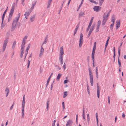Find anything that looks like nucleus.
Returning a JSON list of instances; mask_svg holds the SVG:
<instances>
[{
    "mask_svg": "<svg viewBox=\"0 0 126 126\" xmlns=\"http://www.w3.org/2000/svg\"><path fill=\"white\" fill-rule=\"evenodd\" d=\"M65 0H63L62 2V7L63 6V4L64 2L65 1Z\"/></svg>",
    "mask_w": 126,
    "mask_h": 126,
    "instance_id": "obj_60",
    "label": "nucleus"
},
{
    "mask_svg": "<svg viewBox=\"0 0 126 126\" xmlns=\"http://www.w3.org/2000/svg\"><path fill=\"white\" fill-rule=\"evenodd\" d=\"M87 122L88 123H89V122L90 121V118L89 116V114H87Z\"/></svg>",
    "mask_w": 126,
    "mask_h": 126,
    "instance_id": "obj_31",
    "label": "nucleus"
},
{
    "mask_svg": "<svg viewBox=\"0 0 126 126\" xmlns=\"http://www.w3.org/2000/svg\"><path fill=\"white\" fill-rule=\"evenodd\" d=\"M30 61H31L30 60H28V65H30Z\"/></svg>",
    "mask_w": 126,
    "mask_h": 126,
    "instance_id": "obj_58",
    "label": "nucleus"
},
{
    "mask_svg": "<svg viewBox=\"0 0 126 126\" xmlns=\"http://www.w3.org/2000/svg\"><path fill=\"white\" fill-rule=\"evenodd\" d=\"M123 42H121V44H120V46H119V47L118 48H120V47H121V46H122V44H123ZM119 49H120V48H119Z\"/></svg>",
    "mask_w": 126,
    "mask_h": 126,
    "instance_id": "obj_62",
    "label": "nucleus"
},
{
    "mask_svg": "<svg viewBox=\"0 0 126 126\" xmlns=\"http://www.w3.org/2000/svg\"><path fill=\"white\" fill-rule=\"evenodd\" d=\"M125 115L124 114V113H123L122 115V117L124 118H125Z\"/></svg>",
    "mask_w": 126,
    "mask_h": 126,
    "instance_id": "obj_56",
    "label": "nucleus"
},
{
    "mask_svg": "<svg viewBox=\"0 0 126 126\" xmlns=\"http://www.w3.org/2000/svg\"><path fill=\"white\" fill-rule=\"evenodd\" d=\"M89 72L90 81L91 84V85L92 86L93 85V75L92 74V72L91 69L90 68H89L88 69Z\"/></svg>",
    "mask_w": 126,
    "mask_h": 126,
    "instance_id": "obj_1",
    "label": "nucleus"
},
{
    "mask_svg": "<svg viewBox=\"0 0 126 126\" xmlns=\"http://www.w3.org/2000/svg\"><path fill=\"white\" fill-rule=\"evenodd\" d=\"M52 0H48L47 6V8H50V6L51 4Z\"/></svg>",
    "mask_w": 126,
    "mask_h": 126,
    "instance_id": "obj_18",
    "label": "nucleus"
},
{
    "mask_svg": "<svg viewBox=\"0 0 126 126\" xmlns=\"http://www.w3.org/2000/svg\"><path fill=\"white\" fill-rule=\"evenodd\" d=\"M24 48L21 47V49L20 50L21 54L20 55V57L21 58L22 57L23 54L24 53L23 51L24 50Z\"/></svg>",
    "mask_w": 126,
    "mask_h": 126,
    "instance_id": "obj_17",
    "label": "nucleus"
},
{
    "mask_svg": "<svg viewBox=\"0 0 126 126\" xmlns=\"http://www.w3.org/2000/svg\"><path fill=\"white\" fill-rule=\"evenodd\" d=\"M49 100H48L47 103V111H48V109L49 108Z\"/></svg>",
    "mask_w": 126,
    "mask_h": 126,
    "instance_id": "obj_33",
    "label": "nucleus"
},
{
    "mask_svg": "<svg viewBox=\"0 0 126 126\" xmlns=\"http://www.w3.org/2000/svg\"><path fill=\"white\" fill-rule=\"evenodd\" d=\"M8 38H6L4 41L2 47L3 52H4L5 49L8 43Z\"/></svg>",
    "mask_w": 126,
    "mask_h": 126,
    "instance_id": "obj_4",
    "label": "nucleus"
},
{
    "mask_svg": "<svg viewBox=\"0 0 126 126\" xmlns=\"http://www.w3.org/2000/svg\"><path fill=\"white\" fill-rule=\"evenodd\" d=\"M93 18H94V17H93L91 18V19L90 22L92 23Z\"/></svg>",
    "mask_w": 126,
    "mask_h": 126,
    "instance_id": "obj_55",
    "label": "nucleus"
},
{
    "mask_svg": "<svg viewBox=\"0 0 126 126\" xmlns=\"http://www.w3.org/2000/svg\"><path fill=\"white\" fill-rule=\"evenodd\" d=\"M116 30L120 26V20H117L116 21Z\"/></svg>",
    "mask_w": 126,
    "mask_h": 126,
    "instance_id": "obj_14",
    "label": "nucleus"
},
{
    "mask_svg": "<svg viewBox=\"0 0 126 126\" xmlns=\"http://www.w3.org/2000/svg\"><path fill=\"white\" fill-rule=\"evenodd\" d=\"M7 10V9H6L5 11L4 12L3 14L2 15V19H4L5 16V14H6V12Z\"/></svg>",
    "mask_w": 126,
    "mask_h": 126,
    "instance_id": "obj_29",
    "label": "nucleus"
},
{
    "mask_svg": "<svg viewBox=\"0 0 126 126\" xmlns=\"http://www.w3.org/2000/svg\"><path fill=\"white\" fill-rule=\"evenodd\" d=\"M82 117L83 119H85V116L84 112V108H83V110Z\"/></svg>",
    "mask_w": 126,
    "mask_h": 126,
    "instance_id": "obj_27",
    "label": "nucleus"
},
{
    "mask_svg": "<svg viewBox=\"0 0 126 126\" xmlns=\"http://www.w3.org/2000/svg\"><path fill=\"white\" fill-rule=\"evenodd\" d=\"M36 1H34V2L32 4V6L31 7V9L32 10V9L34 8V6L35 5H36Z\"/></svg>",
    "mask_w": 126,
    "mask_h": 126,
    "instance_id": "obj_25",
    "label": "nucleus"
},
{
    "mask_svg": "<svg viewBox=\"0 0 126 126\" xmlns=\"http://www.w3.org/2000/svg\"><path fill=\"white\" fill-rule=\"evenodd\" d=\"M101 7L98 6H95L93 8L94 11L96 12H98L101 8Z\"/></svg>",
    "mask_w": 126,
    "mask_h": 126,
    "instance_id": "obj_13",
    "label": "nucleus"
},
{
    "mask_svg": "<svg viewBox=\"0 0 126 126\" xmlns=\"http://www.w3.org/2000/svg\"><path fill=\"white\" fill-rule=\"evenodd\" d=\"M111 19H115V16L114 14H113L112 15Z\"/></svg>",
    "mask_w": 126,
    "mask_h": 126,
    "instance_id": "obj_47",
    "label": "nucleus"
},
{
    "mask_svg": "<svg viewBox=\"0 0 126 126\" xmlns=\"http://www.w3.org/2000/svg\"><path fill=\"white\" fill-rule=\"evenodd\" d=\"M118 53L119 55V56L118 58V63L119 66V67H120L121 66V63L119 60V57L120 56V49H119V50H118Z\"/></svg>",
    "mask_w": 126,
    "mask_h": 126,
    "instance_id": "obj_9",
    "label": "nucleus"
},
{
    "mask_svg": "<svg viewBox=\"0 0 126 126\" xmlns=\"http://www.w3.org/2000/svg\"><path fill=\"white\" fill-rule=\"evenodd\" d=\"M99 26H97L96 29L95 30V32H97L99 30Z\"/></svg>",
    "mask_w": 126,
    "mask_h": 126,
    "instance_id": "obj_44",
    "label": "nucleus"
},
{
    "mask_svg": "<svg viewBox=\"0 0 126 126\" xmlns=\"http://www.w3.org/2000/svg\"><path fill=\"white\" fill-rule=\"evenodd\" d=\"M4 19H2V22L1 23V29H2L5 26V23H3V21Z\"/></svg>",
    "mask_w": 126,
    "mask_h": 126,
    "instance_id": "obj_20",
    "label": "nucleus"
},
{
    "mask_svg": "<svg viewBox=\"0 0 126 126\" xmlns=\"http://www.w3.org/2000/svg\"><path fill=\"white\" fill-rule=\"evenodd\" d=\"M20 16V13H19L18 14V16H17L15 18H17V19L19 20V18Z\"/></svg>",
    "mask_w": 126,
    "mask_h": 126,
    "instance_id": "obj_45",
    "label": "nucleus"
},
{
    "mask_svg": "<svg viewBox=\"0 0 126 126\" xmlns=\"http://www.w3.org/2000/svg\"><path fill=\"white\" fill-rule=\"evenodd\" d=\"M68 81V80L67 79L65 80L64 81V83L66 84L67 83Z\"/></svg>",
    "mask_w": 126,
    "mask_h": 126,
    "instance_id": "obj_49",
    "label": "nucleus"
},
{
    "mask_svg": "<svg viewBox=\"0 0 126 126\" xmlns=\"http://www.w3.org/2000/svg\"><path fill=\"white\" fill-rule=\"evenodd\" d=\"M32 55V53H31V54H30V55L29 56L28 58V60H31V58Z\"/></svg>",
    "mask_w": 126,
    "mask_h": 126,
    "instance_id": "obj_52",
    "label": "nucleus"
},
{
    "mask_svg": "<svg viewBox=\"0 0 126 126\" xmlns=\"http://www.w3.org/2000/svg\"><path fill=\"white\" fill-rule=\"evenodd\" d=\"M35 17V15H33L30 18V20L32 22H33L34 20V19Z\"/></svg>",
    "mask_w": 126,
    "mask_h": 126,
    "instance_id": "obj_21",
    "label": "nucleus"
},
{
    "mask_svg": "<svg viewBox=\"0 0 126 126\" xmlns=\"http://www.w3.org/2000/svg\"><path fill=\"white\" fill-rule=\"evenodd\" d=\"M97 96L98 98H99L100 93V90L99 89V86L97 83Z\"/></svg>",
    "mask_w": 126,
    "mask_h": 126,
    "instance_id": "obj_11",
    "label": "nucleus"
},
{
    "mask_svg": "<svg viewBox=\"0 0 126 126\" xmlns=\"http://www.w3.org/2000/svg\"><path fill=\"white\" fill-rule=\"evenodd\" d=\"M94 55H92V58L93 61V65L94 67Z\"/></svg>",
    "mask_w": 126,
    "mask_h": 126,
    "instance_id": "obj_23",
    "label": "nucleus"
},
{
    "mask_svg": "<svg viewBox=\"0 0 126 126\" xmlns=\"http://www.w3.org/2000/svg\"><path fill=\"white\" fill-rule=\"evenodd\" d=\"M30 14V13L28 12H26L25 14L24 15H26L27 16H29Z\"/></svg>",
    "mask_w": 126,
    "mask_h": 126,
    "instance_id": "obj_42",
    "label": "nucleus"
},
{
    "mask_svg": "<svg viewBox=\"0 0 126 126\" xmlns=\"http://www.w3.org/2000/svg\"><path fill=\"white\" fill-rule=\"evenodd\" d=\"M52 74H53V73H52L49 76V77L48 78V79H47V83L46 85V87H47V85H48L49 82L50 80V79L51 78V77L52 75Z\"/></svg>",
    "mask_w": 126,
    "mask_h": 126,
    "instance_id": "obj_16",
    "label": "nucleus"
},
{
    "mask_svg": "<svg viewBox=\"0 0 126 126\" xmlns=\"http://www.w3.org/2000/svg\"><path fill=\"white\" fill-rule=\"evenodd\" d=\"M22 115L23 117L24 116V109H22Z\"/></svg>",
    "mask_w": 126,
    "mask_h": 126,
    "instance_id": "obj_39",
    "label": "nucleus"
},
{
    "mask_svg": "<svg viewBox=\"0 0 126 126\" xmlns=\"http://www.w3.org/2000/svg\"><path fill=\"white\" fill-rule=\"evenodd\" d=\"M8 91L9 92V89L8 87H7L5 90V91L7 93V92H8Z\"/></svg>",
    "mask_w": 126,
    "mask_h": 126,
    "instance_id": "obj_50",
    "label": "nucleus"
},
{
    "mask_svg": "<svg viewBox=\"0 0 126 126\" xmlns=\"http://www.w3.org/2000/svg\"><path fill=\"white\" fill-rule=\"evenodd\" d=\"M63 67L65 69L66 68V65L65 63H64L63 65Z\"/></svg>",
    "mask_w": 126,
    "mask_h": 126,
    "instance_id": "obj_48",
    "label": "nucleus"
},
{
    "mask_svg": "<svg viewBox=\"0 0 126 126\" xmlns=\"http://www.w3.org/2000/svg\"><path fill=\"white\" fill-rule=\"evenodd\" d=\"M114 54H115V47H114L113 48Z\"/></svg>",
    "mask_w": 126,
    "mask_h": 126,
    "instance_id": "obj_53",
    "label": "nucleus"
},
{
    "mask_svg": "<svg viewBox=\"0 0 126 126\" xmlns=\"http://www.w3.org/2000/svg\"><path fill=\"white\" fill-rule=\"evenodd\" d=\"M64 96H63V97L64 98L66 96H67V92L65 91L64 92Z\"/></svg>",
    "mask_w": 126,
    "mask_h": 126,
    "instance_id": "obj_38",
    "label": "nucleus"
},
{
    "mask_svg": "<svg viewBox=\"0 0 126 126\" xmlns=\"http://www.w3.org/2000/svg\"><path fill=\"white\" fill-rule=\"evenodd\" d=\"M101 23V21L100 20H99L97 24V26H100Z\"/></svg>",
    "mask_w": 126,
    "mask_h": 126,
    "instance_id": "obj_41",
    "label": "nucleus"
},
{
    "mask_svg": "<svg viewBox=\"0 0 126 126\" xmlns=\"http://www.w3.org/2000/svg\"><path fill=\"white\" fill-rule=\"evenodd\" d=\"M18 20V19L16 18L13 19L12 25V31H13L15 28L16 25Z\"/></svg>",
    "mask_w": 126,
    "mask_h": 126,
    "instance_id": "obj_3",
    "label": "nucleus"
},
{
    "mask_svg": "<svg viewBox=\"0 0 126 126\" xmlns=\"http://www.w3.org/2000/svg\"><path fill=\"white\" fill-rule=\"evenodd\" d=\"M80 22H79V23L77 25V26H76V28L75 29H76V30H78V28H79V24H80Z\"/></svg>",
    "mask_w": 126,
    "mask_h": 126,
    "instance_id": "obj_43",
    "label": "nucleus"
},
{
    "mask_svg": "<svg viewBox=\"0 0 126 126\" xmlns=\"http://www.w3.org/2000/svg\"><path fill=\"white\" fill-rule=\"evenodd\" d=\"M105 13L104 14L103 17V20L102 22V24L103 26L104 25L108 19V18L105 16Z\"/></svg>",
    "mask_w": 126,
    "mask_h": 126,
    "instance_id": "obj_6",
    "label": "nucleus"
},
{
    "mask_svg": "<svg viewBox=\"0 0 126 126\" xmlns=\"http://www.w3.org/2000/svg\"><path fill=\"white\" fill-rule=\"evenodd\" d=\"M28 36H25L23 38L22 40V44L21 46V47L22 48H25V42L26 40L27 39Z\"/></svg>",
    "mask_w": 126,
    "mask_h": 126,
    "instance_id": "obj_5",
    "label": "nucleus"
},
{
    "mask_svg": "<svg viewBox=\"0 0 126 126\" xmlns=\"http://www.w3.org/2000/svg\"><path fill=\"white\" fill-rule=\"evenodd\" d=\"M111 11V10H110L109 11V12H108V13L107 14V15H106L105 14V16L106 17L108 18V17L109 16L110 14V13Z\"/></svg>",
    "mask_w": 126,
    "mask_h": 126,
    "instance_id": "obj_37",
    "label": "nucleus"
},
{
    "mask_svg": "<svg viewBox=\"0 0 126 126\" xmlns=\"http://www.w3.org/2000/svg\"><path fill=\"white\" fill-rule=\"evenodd\" d=\"M94 25H93L91 27V29H90V31L89 32V33H88V37L90 35H91V34L92 31H93V30L94 29Z\"/></svg>",
    "mask_w": 126,
    "mask_h": 126,
    "instance_id": "obj_10",
    "label": "nucleus"
},
{
    "mask_svg": "<svg viewBox=\"0 0 126 126\" xmlns=\"http://www.w3.org/2000/svg\"><path fill=\"white\" fill-rule=\"evenodd\" d=\"M63 47H61L60 49V55L59 57H63V55L64 54Z\"/></svg>",
    "mask_w": 126,
    "mask_h": 126,
    "instance_id": "obj_8",
    "label": "nucleus"
},
{
    "mask_svg": "<svg viewBox=\"0 0 126 126\" xmlns=\"http://www.w3.org/2000/svg\"><path fill=\"white\" fill-rule=\"evenodd\" d=\"M31 46V44H28V47H27L26 50H25V52H28V50H29Z\"/></svg>",
    "mask_w": 126,
    "mask_h": 126,
    "instance_id": "obj_30",
    "label": "nucleus"
},
{
    "mask_svg": "<svg viewBox=\"0 0 126 126\" xmlns=\"http://www.w3.org/2000/svg\"><path fill=\"white\" fill-rule=\"evenodd\" d=\"M14 6H12L9 13V16L8 18V22H10L12 18L14 12Z\"/></svg>",
    "mask_w": 126,
    "mask_h": 126,
    "instance_id": "obj_2",
    "label": "nucleus"
},
{
    "mask_svg": "<svg viewBox=\"0 0 126 126\" xmlns=\"http://www.w3.org/2000/svg\"><path fill=\"white\" fill-rule=\"evenodd\" d=\"M13 105H14V104H13L12 105V106L10 108V110H12V109H13Z\"/></svg>",
    "mask_w": 126,
    "mask_h": 126,
    "instance_id": "obj_63",
    "label": "nucleus"
},
{
    "mask_svg": "<svg viewBox=\"0 0 126 126\" xmlns=\"http://www.w3.org/2000/svg\"><path fill=\"white\" fill-rule=\"evenodd\" d=\"M96 117V120L97 124V126H98V114L97 112L95 114Z\"/></svg>",
    "mask_w": 126,
    "mask_h": 126,
    "instance_id": "obj_22",
    "label": "nucleus"
},
{
    "mask_svg": "<svg viewBox=\"0 0 126 126\" xmlns=\"http://www.w3.org/2000/svg\"><path fill=\"white\" fill-rule=\"evenodd\" d=\"M96 42H95L94 43V46L92 53V55H94L95 51L96 48Z\"/></svg>",
    "mask_w": 126,
    "mask_h": 126,
    "instance_id": "obj_12",
    "label": "nucleus"
},
{
    "mask_svg": "<svg viewBox=\"0 0 126 126\" xmlns=\"http://www.w3.org/2000/svg\"><path fill=\"white\" fill-rule=\"evenodd\" d=\"M25 102V101L22 100V109H23L24 108Z\"/></svg>",
    "mask_w": 126,
    "mask_h": 126,
    "instance_id": "obj_28",
    "label": "nucleus"
},
{
    "mask_svg": "<svg viewBox=\"0 0 126 126\" xmlns=\"http://www.w3.org/2000/svg\"><path fill=\"white\" fill-rule=\"evenodd\" d=\"M47 37H46L45 38V39L43 43L42 44V46L44 44H46L47 43Z\"/></svg>",
    "mask_w": 126,
    "mask_h": 126,
    "instance_id": "obj_32",
    "label": "nucleus"
},
{
    "mask_svg": "<svg viewBox=\"0 0 126 126\" xmlns=\"http://www.w3.org/2000/svg\"><path fill=\"white\" fill-rule=\"evenodd\" d=\"M84 15V13L83 12L81 11L79 14V17L80 16H82Z\"/></svg>",
    "mask_w": 126,
    "mask_h": 126,
    "instance_id": "obj_26",
    "label": "nucleus"
},
{
    "mask_svg": "<svg viewBox=\"0 0 126 126\" xmlns=\"http://www.w3.org/2000/svg\"><path fill=\"white\" fill-rule=\"evenodd\" d=\"M53 86V83H52L51 84V87H50V90H52V88Z\"/></svg>",
    "mask_w": 126,
    "mask_h": 126,
    "instance_id": "obj_59",
    "label": "nucleus"
},
{
    "mask_svg": "<svg viewBox=\"0 0 126 126\" xmlns=\"http://www.w3.org/2000/svg\"><path fill=\"white\" fill-rule=\"evenodd\" d=\"M82 43V42H79V46L80 47H81Z\"/></svg>",
    "mask_w": 126,
    "mask_h": 126,
    "instance_id": "obj_46",
    "label": "nucleus"
},
{
    "mask_svg": "<svg viewBox=\"0 0 126 126\" xmlns=\"http://www.w3.org/2000/svg\"><path fill=\"white\" fill-rule=\"evenodd\" d=\"M16 41H14L13 43V44L12 45V49H14L15 47V46L16 44Z\"/></svg>",
    "mask_w": 126,
    "mask_h": 126,
    "instance_id": "obj_35",
    "label": "nucleus"
},
{
    "mask_svg": "<svg viewBox=\"0 0 126 126\" xmlns=\"http://www.w3.org/2000/svg\"><path fill=\"white\" fill-rule=\"evenodd\" d=\"M96 75L97 78H98V72H96Z\"/></svg>",
    "mask_w": 126,
    "mask_h": 126,
    "instance_id": "obj_61",
    "label": "nucleus"
},
{
    "mask_svg": "<svg viewBox=\"0 0 126 126\" xmlns=\"http://www.w3.org/2000/svg\"><path fill=\"white\" fill-rule=\"evenodd\" d=\"M73 123L72 120L70 119L68 120L66 124V126H72Z\"/></svg>",
    "mask_w": 126,
    "mask_h": 126,
    "instance_id": "obj_7",
    "label": "nucleus"
},
{
    "mask_svg": "<svg viewBox=\"0 0 126 126\" xmlns=\"http://www.w3.org/2000/svg\"><path fill=\"white\" fill-rule=\"evenodd\" d=\"M104 0H99V4L100 6H101Z\"/></svg>",
    "mask_w": 126,
    "mask_h": 126,
    "instance_id": "obj_34",
    "label": "nucleus"
},
{
    "mask_svg": "<svg viewBox=\"0 0 126 126\" xmlns=\"http://www.w3.org/2000/svg\"><path fill=\"white\" fill-rule=\"evenodd\" d=\"M79 42H83V34L82 33H81L80 35Z\"/></svg>",
    "mask_w": 126,
    "mask_h": 126,
    "instance_id": "obj_19",
    "label": "nucleus"
},
{
    "mask_svg": "<svg viewBox=\"0 0 126 126\" xmlns=\"http://www.w3.org/2000/svg\"><path fill=\"white\" fill-rule=\"evenodd\" d=\"M115 19H111V21L113 22V23H114Z\"/></svg>",
    "mask_w": 126,
    "mask_h": 126,
    "instance_id": "obj_57",
    "label": "nucleus"
},
{
    "mask_svg": "<svg viewBox=\"0 0 126 126\" xmlns=\"http://www.w3.org/2000/svg\"><path fill=\"white\" fill-rule=\"evenodd\" d=\"M61 76V74H58V76L57 77L56 79L57 80L59 79L60 78Z\"/></svg>",
    "mask_w": 126,
    "mask_h": 126,
    "instance_id": "obj_36",
    "label": "nucleus"
},
{
    "mask_svg": "<svg viewBox=\"0 0 126 126\" xmlns=\"http://www.w3.org/2000/svg\"><path fill=\"white\" fill-rule=\"evenodd\" d=\"M59 60L60 61L61 64L62 65L63 63V57H59Z\"/></svg>",
    "mask_w": 126,
    "mask_h": 126,
    "instance_id": "obj_24",
    "label": "nucleus"
},
{
    "mask_svg": "<svg viewBox=\"0 0 126 126\" xmlns=\"http://www.w3.org/2000/svg\"><path fill=\"white\" fill-rule=\"evenodd\" d=\"M114 25V23H112V24H111L110 25V29L111 30H112L113 28V26Z\"/></svg>",
    "mask_w": 126,
    "mask_h": 126,
    "instance_id": "obj_40",
    "label": "nucleus"
},
{
    "mask_svg": "<svg viewBox=\"0 0 126 126\" xmlns=\"http://www.w3.org/2000/svg\"><path fill=\"white\" fill-rule=\"evenodd\" d=\"M87 92L88 94H90V91H89V88H88V87H87Z\"/></svg>",
    "mask_w": 126,
    "mask_h": 126,
    "instance_id": "obj_51",
    "label": "nucleus"
},
{
    "mask_svg": "<svg viewBox=\"0 0 126 126\" xmlns=\"http://www.w3.org/2000/svg\"><path fill=\"white\" fill-rule=\"evenodd\" d=\"M113 57L114 59V62L115 61V54H114V55L113 56Z\"/></svg>",
    "mask_w": 126,
    "mask_h": 126,
    "instance_id": "obj_54",
    "label": "nucleus"
},
{
    "mask_svg": "<svg viewBox=\"0 0 126 126\" xmlns=\"http://www.w3.org/2000/svg\"><path fill=\"white\" fill-rule=\"evenodd\" d=\"M23 100L25 101V95H23Z\"/></svg>",
    "mask_w": 126,
    "mask_h": 126,
    "instance_id": "obj_64",
    "label": "nucleus"
},
{
    "mask_svg": "<svg viewBox=\"0 0 126 126\" xmlns=\"http://www.w3.org/2000/svg\"><path fill=\"white\" fill-rule=\"evenodd\" d=\"M44 51V48H43L42 46H41V50L40 51V54L39 55V56L40 57H41L43 54Z\"/></svg>",
    "mask_w": 126,
    "mask_h": 126,
    "instance_id": "obj_15",
    "label": "nucleus"
}]
</instances>
